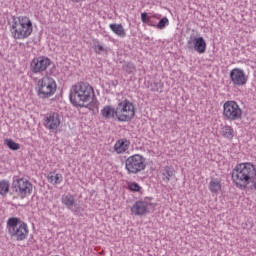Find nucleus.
<instances>
[{
    "label": "nucleus",
    "mask_w": 256,
    "mask_h": 256,
    "mask_svg": "<svg viewBox=\"0 0 256 256\" xmlns=\"http://www.w3.org/2000/svg\"><path fill=\"white\" fill-rule=\"evenodd\" d=\"M232 183H234L237 189L245 191V188L249 185L250 189L256 191V167L251 162H243L237 164L230 173Z\"/></svg>",
    "instance_id": "1"
},
{
    "label": "nucleus",
    "mask_w": 256,
    "mask_h": 256,
    "mask_svg": "<svg viewBox=\"0 0 256 256\" xmlns=\"http://www.w3.org/2000/svg\"><path fill=\"white\" fill-rule=\"evenodd\" d=\"M95 91L93 87L85 82H78L72 85L69 99L73 107H87L92 103Z\"/></svg>",
    "instance_id": "2"
},
{
    "label": "nucleus",
    "mask_w": 256,
    "mask_h": 256,
    "mask_svg": "<svg viewBox=\"0 0 256 256\" xmlns=\"http://www.w3.org/2000/svg\"><path fill=\"white\" fill-rule=\"evenodd\" d=\"M6 229L12 241H25L29 236V226L21 218L10 217L6 222Z\"/></svg>",
    "instance_id": "3"
},
{
    "label": "nucleus",
    "mask_w": 256,
    "mask_h": 256,
    "mask_svg": "<svg viewBox=\"0 0 256 256\" xmlns=\"http://www.w3.org/2000/svg\"><path fill=\"white\" fill-rule=\"evenodd\" d=\"M11 33L13 39H27L33 33V22L27 16H18L12 21Z\"/></svg>",
    "instance_id": "4"
},
{
    "label": "nucleus",
    "mask_w": 256,
    "mask_h": 256,
    "mask_svg": "<svg viewBox=\"0 0 256 256\" xmlns=\"http://www.w3.org/2000/svg\"><path fill=\"white\" fill-rule=\"evenodd\" d=\"M36 93L39 99H49L57 93V82L51 76L45 75L36 83Z\"/></svg>",
    "instance_id": "5"
},
{
    "label": "nucleus",
    "mask_w": 256,
    "mask_h": 256,
    "mask_svg": "<svg viewBox=\"0 0 256 256\" xmlns=\"http://www.w3.org/2000/svg\"><path fill=\"white\" fill-rule=\"evenodd\" d=\"M12 193L17 195L19 199H25L33 193V183L27 178L14 176L12 180Z\"/></svg>",
    "instance_id": "6"
},
{
    "label": "nucleus",
    "mask_w": 256,
    "mask_h": 256,
    "mask_svg": "<svg viewBox=\"0 0 256 256\" xmlns=\"http://www.w3.org/2000/svg\"><path fill=\"white\" fill-rule=\"evenodd\" d=\"M135 117V104L128 99L122 100L116 107V118L122 123H129Z\"/></svg>",
    "instance_id": "7"
},
{
    "label": "nucleus",
    "mask_w": 256,
    "mask_h": 256,
    "mask_svg": "<svg viewBox=\"0 0 256 256\" xmlns=\"http://www.w3.org/2000/svg\"><path fill=\"white\" fill-rule=\"evenodd\" d=\"M147 168V160L140 154H134L125 160L128 175H137Z\"/></svg>",
    "instance_id": "8"
},
{
    "label": "nucleus",
    "mask_w": 256,
    "mask_h": 256,
    "mask_svg": "<svg viewBox=\"0 0 256 256\" xmlns=\"http://www.w3.org/2000/svg\"><path fill=\"white\" fill-rule=\"evenodd\" d=\"M223 117L225 121H241L243 110L235 100H228L223 104Z\"/></svg>",
    "instance_id": "9"
},
{
    "label": "nucleus",
    "mask_w": 256,
    "mask_h": 256,
    "mask_svg": "<svg viewBox=\"0 0 256 256\" xmlns=\"http://www.w3.org/2000/svg\"><path fill=\"white\" fill-rule=\"evenodd\" d=\"M52 61L47 56H38L35 57L30 62V71L34 73V75H41L45 73L46 69L51 67Z\"/></svg>",
    "instance_id": "10"
},
{
    "label": "nucleus",
    "mask_w": 256,
    "mask_h": 256,
    "mask_svg": "<svg viewBox=\"0 0 256 256\" xmlns=\"http://www.w3.org/2000/svg\"><path fill=\"white\" fill-rule=\"evenodd\" d=\"M152 200L153 198L146 197L143 200L136 201L131 208L132 215H135L136 217H143V215H147L150 207H155V204L151 202Z\"/></svg>",
    "instance_id": "11"
},
{
    "label": "nucleus",
    "mask_w": 256,
    "mask_h": 256,
    "mask_svg": "<svg viewBox=\"0 0 256 256\" xmlns=\"http://www.w3.org/2000/svg\"><path fill=\"white\" fill-rule=\"evenodd\" d=\"M229 78L234 87H245L247 81H249V76L241 68L232 69L229 73Z\"/></svg>",
    "instance_id": "12"
},
{
    "label": "nucleus",
    "mask_w": 256,
    "mask_h": 256,
    "mask_svg": "<svg viewBox=\"0 0 256 256\" xmlns=\"http://www.w3.org/2000/svg\"><path fill=\"white\" fill-rule=\"evenodd\" d=\"M187 47L190 51H196L203 55L207 51V42H205V38L203 37H195L191 35L187 41Z\"/></svg>",
    "instance_id": "13"
},
{
    "label": "nucleus",
    "mask_w": 256,
    "mask_h": 256,
    "mask_svg": "<svg viewBox=\"0 0 256 256\" xmlns=\"http://www.w3.org/2000/svg\"><path fill=\"white\" fill-rule=\"evenodd\" d=\"M61 125V115L57 112H50L44 118V127L50 131H57Z\"/></svg>",
    "instance_id": "14"
},
{
    "label": "nucleus",
    "mask_w": 256,
    "mask_h": 256,
    "mask_svg": "<svg viewBox=\"0 0 256 256\" xmlns=\"http://www.w3.org/2000/svg\"><path fill=\"white\" fill-rule=\"evenodd\" d=\"M61 203L62 205H65L66 209H69V211L74 213V215H77V213L81 211V206L75 203V196H73L71 193L62 195Z\"/></svg>",
    "instance_id": "15"
},
{
    "label": "nucleus",
    "mask_w": 256,
    "mask_h": 256,
    "mask_svg": "<svg viewBox=\"0 0 256 256\" xmlns=\"http://www.w3.org/2000/svg\"><path fill=\"white\" fill-rule=\"evenodd\" d=\"M131 147V141L127 138H121L114 144V151L117 155H121L129 150Z\"/></svg>",
    "instance_id": "16"
},
{
    "label": "nucleus",
    "mask_w": 256,
    "mask_h": 256,
    "mask_svg": "<svg viewBox=\"0 0 256 256\" xmlns=\"http://www.w3.org/2000/svg\"><path fill=\"white\" fill-rule=\"evenodd\" d=\"M160 173L164 183H169L172 177H175V170L169 166L162 168Z\"/></svg>",
    "instance_id": "17"
},
{
    "label": "nucleus",
    "mask_w": 256,
    "mask_h": 256,
    "mask_svg": "<svg viewBox=\"0 0 256 256\" xmlns=\"http://www.w3.org/2000/svg\"><path fill=\"white\" fill-rule=\"evenodd\" d=\"M101 115L104 119H114L117 117V108H113L111 105L104 106Z\"/></svg>",
    "instance_id": "18"
},
{
    "label": "nucleus",
    "mask_w": 256,
    "mask_h": 256,
    "mask_svg": "<svg viewBox=\"0 0 256 256\" xmlns=\"http://www.w3.org/2000/svg\"><path fill=\"white\" fill-rule=\"evenodd\" d=\"M109 28L115 35H118V37H121L122 39L127 37V32H125V28L123 27V24H110Z\"/></svg>",
    "instance_id": "19"
},
{
    "label": "nucleus",
    "mask_w": 256,
    "mask_h": 256,
    "mask_svg": "<svg viewBox=\"0 0 256 256\" xmlns=\"http://www.w3.org/2000/svg\"><path fill=\"white\" fill-rule=\"evenodd\" d=\"M47 179L51 183V185H61V183H63V174L49 172L47 175Z\"/></svg>",
    "instance_id": "20"
},
{
    "label": "nucleus",
    "mask_w": 256,
    "mask_h": 256,
    "mask_svg": "<svg viewBox=\"0 0 256 256\" xmlns=\"http://www.w3.org/2000/svg\"><path fill=\"white\" fill-rule=\"evenodd\" d=\"M221 134L224 139L231 140L233 139V137H235V130L233 129V127L225 125L224 127H222Z\"/></svg>",
    "instance_id": "21"
},
{
    "label": "nucleus",
    "mask_w": 256,
    "mask_h": 256,
    "mask_svg": "<svg viewBox=\"0 0 256 256\" xmlns=\"http://www.w3.org/2000/svg\"><path fill=\"white\" fill-rule=\"evenodd\" d=\"M10 187H11V184H9V180H5V179L1 180L0 181V195H2V197H7Z\"/></svg>",
    "instance_id": "22"
},
{
    "label": "nucleus",
    "mask_w": 256,
    "mask_h": 256,
    "mask_svg": "<svg viewBox=\"0 0 256 256\" xmlns=\"http://www.w3.org/2000/svg\"><path fill=\"white\" fill-rule=\"evenodd\" d=\"M209 190L211 193H219L221 190V181H219L217 178L212 179L209 183Z\"/></svg>",
    "instance_id": "23"
},
{
    "label": "nucleus",
    "mask_w": 256,
    "mask_h": 256,
    "mask_svg": "<svg viewBox=\"0 0 256 256\" xmlns=\"http://www.w3.org/2000/svg\"><path fill=\"white\" fill-rule=\"evenodd\" d=\"M122 71H125L128 75L135 73L137 71V66L133 62H125L122 66Z\"/></svg>",
    "instance_id": "24"
},
{
    "label": "nucleus",
    "mask_w": 256,
    "mask_h": 256,
    "mask_svg": "<svg viewBox=\"0 0 256 256\" xmlns=\"http://www.w3.org/2000/svg\"><path fill=\"white\" fill-rule=\"evenodd\" d=\"M93 49L96 55H101V53H107V49L99 43V40H93Z\"/></svg>",
    "instance_id": "25"
},
{
    "label": "nucleus",
    "mask_w": 256,
    "mask_h": 256,
    "mask_svg": "<svg viewBox=\"0 0 256 256\" xmlns=\"http://www.w3.org/2000/svg\"><path fill=\"white\" fill-rule=\"evenodd\" d=\"M4 145H7L11 151H19V149H21V145L19 143H16L13 139L9 138L4 140Z\"/></svg>",
    "instance_id": "26"
},
{
    "label": "nucleus",
    "mask_w": 256,
    "mask_h": 256,
    "mask_svg": "<svg viewBox=\"0 0 256 256\" xmlns=\"http://www.w3.org/2000/svg\"><path fill=\"white\" fill-rule=\"evenodd\" d=\"M164 84L161 81H154L150 84V91L163 93Z\"/></svg>",
    "instance_id": "27"
},
{
    "label": "nucleus",
    "mask_w": 256,
    "mask_h": 256,
    "mask_svg": "<svg viewBox=\"0 0 256 256\" xmlns=\"http://www.w3.org/2000/svg\"><path fill=\"white\" fill-rule=\"evenodd\" d=\"M128 189H129V191H132L133 193H139V191H141V186L139 184H137V182H129Z\"/></svg>",
    "instance_id": "28"
},
{
    "label": "nucleus",
    "mask_w": 256,
    "mask_h": 256,
    "mask_svg": "<svg viewBox=\"0 0 256 256\" xmlns=\"http://www.w3.org/2000/svg\"><path fill=\"white\" fill-rule=\"evenodd\" d=\"M169 25V18L168 17H163L160 19V21L157 24V29L163 30Z\"/></svg>",
    "instance_id": "29"
},
{
    "label": "nucleus",
    "mask_w": 256,
    "mask_h": 256,
    "mask_svg": "<svg viewBox=\"0 0 256 256\" xmlns=\"http://www.w3.org/2000/svg\"><path fill=\"white\" fill-rule=\"evenodd\" d=\"M141 21L142 23H147V25H151V20L149 19L147 12H143L141 14Z\"/></svg>",
    "instance_id": "30"
},
{
    "label": "nucleus",
    "mask_w": 256,
    "mask_h": 256,
    "mask_svg": "<svg viewBox=\"0 0 256 256\" xmlns=\"http://www.w3.org/2000/svg\"><path fill=\"white\" fill-rule=\"evenodd\" d=\"M70 1H72L73 3H79V1L81 0H70Z\"/></svg>",
    "instance_id": "31"
}]
</instances>
